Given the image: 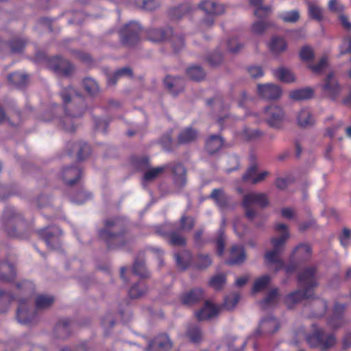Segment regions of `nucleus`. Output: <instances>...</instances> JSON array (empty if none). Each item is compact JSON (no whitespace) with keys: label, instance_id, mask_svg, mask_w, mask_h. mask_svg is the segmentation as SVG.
<instances>
[{"label":"nucleus","instance_id":"obj_1","mask_svg":"<svg viewBox=\"0 0 351 351\" xmlns=\"http://www.w3.org/2000/svg\"><path fill=\"white\" fill-rule=\"evenodd\" d=\"M16 287L19 291L26 295V298H15L10 292L0 289V313L6 312L11 302L16 300L19 302V307L16 311L18 322L24 325L32 324L36 319V313L32 307L29 306L27 298L34 293L35 286L32 282L24 280L18 283Z\"/></svg>","mask_w":351,"mask_h":351},{"label":"nucleus","instance_id":"obj_2","mask_svg":"<svg viewBox=\"0 0 351 351\" xmlns=\"http://www.w3.org/2000/svg\"><path fill=\"white\" fill-rule=\"evenodd\" d=\"M60 95L64 110V115L60 119V123L65 131L73 132L76 128L73 119L82 117L86 109L84 99L72 86L63 88Z\"/></svg>","mask_w":351,"mask_h":351},{"label":"nucleus","instance_id":"obj_3","mask_svg":"<svg viewBox=\"0 0 351 351\" xmlns=\"http://www.w3.org/2000/svg\"><path fill=\"white\" fill-rule=\"evenodd\" d=\"M98 234L110 250L123 248L133 240L118 218L105 220L104 228L99 230Z\"/></svg>","mask_w":351,"mask_h":351},{"label":"nucleus","instance_id":"obj_4","mask_svg":"<svg viewBox=\"0 0 351 351\" xmlns=\"http://www.w3.org/2000/svg\"><path fill=\"white\" fill-rule=\"evenodd\" d=\"M26 222L23 216L17 213L14 208L7 206L3 213L0 222V228L8 237L23 239V234L18 229L25 227Z\"/></svg>","mask_w":351,"mask_h":351},{"label":"nucleus","instance_id":"obj_5","mask_svg":"<svg viewBox=\"0 0 351 351\" xmlns=\"http://www.w3.org/2000/svg\"><path fill=\"white\" fill-rule=\"evenodd\" d=\"M169 167H171V169L174 185L178 189L183 188L186 183V170L184 165L181 163H177L173 166L165 165L163 166L152 168L145 172L143 176L144 181L151 182L154 180Z\"/></svg>","mask_w":351,"mask_h":351},{"label":"nucleus","instance_id":"obj_6","mask_svg":"<svg viewBox=\"0 0 351 351\" xmlns=\"http://www.w3.org/2000/svg\"><path fill=\"white\" fill-rule=\"evenodd\" d=\"M306 341L311 348L326 351L337 343V337L333 333H326L324 329L316 328L306 336Z\"/></svg>","mask_w":351,"mask_h":351},{"label":"nucleus","instance_id":"obj_7","mask_svg":"<svg viewBox=\"0 0 351 351\" xmlns=\"http://www.w3.org/2000/svg\"><path fill=\"white\" fill-rule=\"evenodd\" d=\"M253 204L261 208L267 207L269 205L267 195L263 193H250L243 196L241 206L245 210V217L250 221L256 216V210L252 207Z\"/></svg>","mask_w":351,"mask_h":351},{"label":"nucleus","instance_id":"obj_8","mask_svg":"<svg viewBox=\"0 0 351 351\" xmlns=\"http://www.w3.org/2000/svg\"><path fill=\"white\" fill-rule=\"evenodd\" d=\"M170 27L166 29H150L147 31V38L152 42H161L171 36L172 47L175 52H178L184 47V38L181 36H173Z\"/></svg>","mask_w":351,"mask_h":351},{"label":"nucleus","instance_id":"obj_9","mask_svg":"<svg viewBox=\"0 0 351 351\" xmlns=\"http://www.w3.org/2000/svg\"><path fill=\"white\" fill-rule=\"evenodd\" d=\"M199 8L204 12L206 17L202 20V25L205 27H211L215 23V16L225 12V7L210 0H203L198 5Z\"/></svg>","mask_w":351,"mask_h":351},{"label":"nucleus","instance_id":"obj_10","mask_svg":"<svg viewBox=\"0 0 351 351\" xmlns=\"http://www.w3.org/2000/svg\"><path fill=\"white\" fill-rule=\"evenodd\" d=\"M142 28L136 22H130L120 30L121 41L127 47H132L137 44L140 40V34Z\"/></svg>","mask_w":351,"mask_h":351},{"label":"nucleus","instance_id":"obj_11","mask_svg":"<svg viewBox=\"0 0 351 351\" xmlns=\"http://www.w3.org/2000/svg\"><path fill=\"white\" fill-rule=\"evenodd\" d=\"M317 267L310 266L304 268L298 275V282L300 287L304 289H308L309 293H313L314 295V289L318 286V282L315 278Z\"/></svg>","mask_w":351,"mask_h":351},{"label":"nucleus","instance_id":"obj_12","mask_svg":"<svg viewBox=\"0 0 351 351\" xmlns=\"http://www.w3.org/2000/svg\"><path fill=\"white\" fill-rule=\"evenodd\" d=\"M47 66L56 73L66 77L71 75L74 71L73 65L59 56L49 58L47 60Z\"/></svg>","mask_w":351,"mask_h":351},{"label":"nucleus","instance_id":"obj_13","mask_svg":"<svg viewBox=\"0 0 351 351\" xmlns=\"http://www.w3.org/2000/svg\"><path fill=\"white\" fill-rule=\"evenodd\" d=\"M324 95L332 100H336L341 93V86L335 77L333 71L330 72L321 86Z\"/></svg>","mask_w":351,"mask_h":351},{"label":"nucleus","instance_id":"obj_14","mask_svg":"<svg viewBox=\"0 0 351 351\" xmlns=\"http://www.w3.org/2000/svg\"><path fill=\"white\" fill-rule=\"evenodd\" d=\"M265 114L266 122L274 128H280L284 121V112L282 109L276 106H271L265 108Z\"/></svg>","mask_w":351,"mask_h":351},{"label":"nucleus","instance_id":"obj_15","mask_svg":"<svg viewBox=\"0 0 351 351\" xmlns=\"http://www.w3.org/2000/svg\"><path fill=\"white\" fill-rule=\"evenodd\" d=\"M82 170L77 166L73 165L64 167L61 173L64 183L68 186L76 184L82 177Z\"/></svg>","mask_w":351,"mask_h":351},{"label":"nucleus","instance_id":"obj_16","mask_svg":"<svg viewBox=\"0 0 351 351\" xmlns=\"http://www.w3.org/2000/svg\"><path fill=\"white\" fill-rule=\"evenodd\" d=\"M258 93L265 99H277L280 97L282 90L279 86L273 84H258Z\"/></svg>","mask_w":351,"mask_h":351},{"label":"nucleus","instance_id":"obj_17","mask_svg":"<svg viewBox=\"0 0 351 351\" xmlns=\"http://www.w3.org/2000/svg\"><path fill=\"white\" fill-rule=\"evenodd\" d=\"M313 296V293H309L308 289L295 290L287 294L285 298V304L289 308H293L296 304L304 299L311 298Z\"/></svg>","mask_w":351,"mask_h":351},{"label":"nucleus","instance_id":"obj_18","mask_svg":"<svg viewBox=\"0 0 351 351\" xmlns=\"http://www.w3.org/2000/svg\"><path fill=\"white\" fill-rule=\"evenodd\" d=\"M172 343L169 337L161 334L150 341L147 350L148 351H167L171 349Z\"/></svg>","mask_w":351,"mask_h":351},{"label":"nucleus","instance_id":"obj_19","mask_svg":"<svg viewBox=\"0 0 351 351\" xmlns=\"http://www.w3.org/2000/svg\"><path fill=\"white\" fill-rule=\"evenodd\" d=\"M280 324L278 320L273 317L269 316L263 318L256 330L257 334H273L278 330Z\"/></svg>","mask_w":351,"mask_h":351},{"label":"nucleus","instance_id":"obj_20","mask_svg":"<svg viewBox=\"0 0 351 351\" xmlns=\"http://www.w3.org/2000/svg\"><path fill=\"white\" fill-rule=\"evenodd\" d=\"M246 258V254L243 246L234 245L230 250V258L226 261L228 265H236L242 264Z\"/></svg>","mask_w":351,"mask_h":351},{"label":"nucleus","instance_id":"obj_21","mask_svg":"<svg viewBox=\"0 0 351 351\" xmlns=\"http://www.w3.org/2000/svg\"><path fill=\"white\" fill-rule=\"evenodd\" d=\"M346 309L345 304L335 303L333 307L332 315L328 321V325L333 329H337L343 324V315Z\"/></svg>","mask_w":351,"mask_h":351},{"label":"nucleus","instance_id":"obj_22","mask_svg":"<svg viewBox=\"0 0 351 351\" xmlns=\"http://www.w3.org/2000/svg\"><path fill=\"white\" fill-rule=\"evenodd\" d=\"M164 83L166 88L174 96L178 95L184 88V80L180 77L167 75Z\"/></svg>","mask_w":351,"mask_h":351},{"label":"nucleus","instance_id":"obj_23","mask_svg":"<svg viewBox=\"0 0 351 351\" xmlns=\"http://www.w3.org/2000/svg\"><path fill=\"white\" fill-rule=\"evenodd\" d=\"M219 313V308L208 301H206L204 306L196 312L195 315L199 321L208 320Z\"/></svg>","mask_w":351,"mask_h":351},{"label":"nucleus","instance_id":"obj_24","mask_svg":"<svg viewBox=\"0 0 351 351\" xmlns=\"http://www.w3.org/2000/svg\"><path fill=\"white\" fill-rule=\"evenodd\" d=\"M311 247L306 244H300L295 247L290 258L293 260L297 258L300 263L308 261L311 258Z\"/></svg>","mask_w":351,"mask_h":351},{"label":"nucleus","instance_id":"obj_25","mask_svg":"<svg viewBox=\"0 0 351 351\" xmlns=\"http://www.w3.org/2000/svg\"><path fill=\"white\" fill-rule=\"evenodd\" d=\"M15 266L7 261H3L0 264V278L3 282H11L16 278Z\"/></svg>","mask_w":351,"mask_h":351},{"label":"nucleus","instance_id":"obj_26","mask_svg":"<svg viewBox=\"0 0 351 351\" xmlns=\"http://www.w3.org/2000/svg\"><path fill=\"white\" fill-rule=\"evenodd\" d=\"M60 230L54 226L47 227L37 231L39 237L43 239L48 247L53 248L52 242L56 239L57 232Z\"/></svg>","mask_w":351,"mask_h":351},{"label":"nucleus","instance_id":"obj_27","mask_svg":"<svg viewBox=\"0 0 351 351\" xmlns=\"http://www.w3.org/2000/svg\"><path fill=\"white\" fill-rule=\"evenodd\" d=\"M175 259L177 266L182 270L186 269L191 265H193L192 254L188 250L176 254Z\"/></svg>","mask_w":351,"mask_h":351},{"label":"nucleus","instance_id":"obj_28","mask_svg":"<svg viewBox=\"0 0 351 351\" xmlns=\"http://www.w3.org/2000/svg\"><path fill=\"white\" fill-rule=\"evenodd\" d=\"M71 322L69 319L65 318L60 319L55 326L54 331L57 338L64 339L69 336L71 333L70 326Z\"/></svg>","mask_w":351,"mask_h":351},{"label":"nucleus","instance_id":"obj_29","mask_svg":"<svg viewBox=\"0 0 351 351\" xmlns=\"http://www.w3.org/2000/svg\"><path fill=\"white\" fill-rule=\"evenodd\" d=\"M204 298V291L201 289H194L182 295V303L187 305L193 304L202 300Z\"/></svg>","mask_w":351,"mask_h":351},{"label":"nucleus","instance_id":"obj_30","mask_svg":"<svg viewBox=\"0 0 351 351\" xmlns=\"http://www.w3.org/2000/svg\"><path fill=\"white\" fill-rule=\"evenodd\" d=\"M213 263L210 256L208 254H198L193 259V267L199 270L207 269Z\"/></svg>","mask_w":351,"mask_h":351},{"label":"nucleus","instance_id":"obj_31","mask_svg":"<svg viewBox=\"0 0 351 351\" xmlns=\"http://www.w3.org/2000/svg\"><path fill=\"white\" fill-rule=\"evenodd\" d=\"M209 198L214 200L216 204L221 208H226L229 202L228 196L221 189H214L209 195Z\"/></svg>","mask_w":351,"mask_h":351},{"label":"nucleus","instance_id":"obj_32","mask_svg":"<svg viewBox=\"0 0 351 351\" xmlns=\"http://www.w3.org/2000/svg\"><path fill=\"white\" fill-rule=\"evenodd\" d=\"M263 0H249L250 3L256 8L254 15L259 19H265L271 12V7L262 5Z\"/></svg>","mask_w":351,"mask_h":351},{"label":"nucleus","instance_id":"obj_33","mask_svg":"<svg viewBox=\"0 0 351 351\" xmlns=\"http://www.w3.org/2000/svg\"><path fill=\"white\" fill-rule=\"evenodd\" d=\"M223 145V138L218 135H211L206 141V149L210 154L216 153Z\"/></svg>","mask_w":351,"mask_h":351},{"label":"nucleus","instance_id":"obj_34","mask_svg":"<svg viewBox=\"0 0 351 351\" xmlns=\"http://www.w3.org/2000/svg\"><path fill=\"white\" fill-rule=\"evenodd\" d=\"M197 136V132L189 127L183 129L178 136V144H187L194 141Z\"/></svg>","mask_w":351,"mask_h":351},{"label":"nucleus","instance_id":"obj_35","mask_svg":"<svg viewBox=\"0 0 351 351\" xmlns=\"http://www.w3.org/2000/svg\"><path fill=\"white\" fill-rule=\"evenodd\" d=\"M158 232L165 237H167L168 243L173 246H184L186 241L184 237L181 235L178 231H171L167 234H164L158 231Z\"/></svg>","mask_w":351,"mask_h":351},{"label":"nucleus","instance_id":"obj_36","mask_svg":"<svg viewBox=\"0 0 351 351\" xmlns=\"http://www.w3.org/2000/svg\"><path fill=\"white\" fill-rule=\"evenodd\" d=\"M314 91L311 88L293 90L290 92L289 97L295 101L306 100L313 97Z\"/></svg>","mask_w":351,"mask_h":351},{"label":"nucleus","instance_id":"obj_37","mask_svg":"<svg viewBox=\"0 0 351 351\" xmlns=\"http://www.w3.org/2000/svg\"><path fill=\"white\" fill-rule=\"evenodd\" d=\"M27 41L25 38H14L9 43H3L4 47H9L10 52L21 53L25 49Z\"/></svg>","mask_w":351,"mask_h":351},{"label":"nucleus","instance_id":"obj_38","mask_svg":"<svg viewBox=\"0 0 351 351\" xmlns=\"http://www.w3.org/2000/svg\"><path fill=\"white\" fill-rule=\"evenodd\" d=\"M297 121L298 125L302 128L312 125L315 122L311 111L308 108H304L300 110L297 117Z\"/></svg>","mask_w":351,"mask_h":351},{"label":"nucleus","instance_id":"obj_39","mask_svg":"<svg viewBox=\"0 0 351 351\" xmlns=\"http://www.w3.org/2000/svg\"><path fill=\"white\" fill-rule=\"evenodd\" d=\"M8 81L17 88H21L27 85L28 76L25 73L14 72L8 77Z\"/></svg>","mask_w":351,"mask_h":351},{"label":"nucleus","instance_id":"obj_40","mask_svg":"<svg viewBox=\"0 0 351 351\" xmlns=\"http://www.w3.org/2000/svg\"><path fill=\"white\" fill-rule=\"evenodd\" d=\"M269 47L273 53H278L287 49V43L283 38L274 36L271 38Z\"/></svg>","mask_w":351,"mask_h":351},{"label":"nucleus","instance_id":"obj_41","mask_svg":"<svg viewBox=\"0 0 351 351\" xmlns=\"http://www.w3.org/2000/svg\"><path fill=\"white\" fill-rule=\"evenodd\" d=\"M274 75L281 82L291 83L295 81V77L291 71L285 68H279L274 71Z\"/></svg>","mask_w":351,"mask_h":351},{"label":"nucleus","instance_id":"obj_42","mask_svg":"<svg viewBox=\"0 0 351 351\" xmlns=\"http://www.w3.org/2000/svg\"><path fill=\"white\" fill-rule=\"evenodd\" d=\"M147 291L144 282L139 280L136 284L132 285L128 291L131 298H138L143 295Z\"/></svg>","mask_w":351,"mask_h":351},{"label":"nucleus","instance_id":"obj_43","mask_svg":"<svg viewBox=\"0 0 351 351\" xmlns=\"http://www.w3.org/2000/svg\"><path fill=\"white\" fill-rule=\"evenodd\" d=\"M195 219L190 216L182 215L179 220V230L183 232H190L195 226Z\"/></svg>","mask_w":351,"mask_h":351},{"label":"nucleus","instance_id":"obj_44","mask_svg":"<svg viewBox=\"0 0 351 351\" xmlns=\"http://www.w3.org/2000/svg\"><path fill=\"white\" fill-rule=\"evenodd\" d=\"M186 335L193 343H199L202 339L201 329L195 325L189 326L186 330Z\"/></svg>","mask_w":351,"mask_h":351},{"label":"nucleus","instance_id":"obj_45","mask_svg":"<svg viewBox=\"0 0 351 351\" xmlns=\"http://www.w3.org/2000/svg\"><path fill=\"white\" fill-rule=\"evenodd\" d=\"M73 146L78 149L77 160L80 161L86 159L90 154V147L86 143H74Z\"/></svg>","mask_w":351,"mask_h":351},{"label":"nucleus","instance_id":"obj_46","mask_svg":"<svg viewBox=\"0 0 351 351\" xmlns=\"http://www.w3.org/2000/svg\"><path fill=\"white\" fill-rule=\"evenodd\" d=\"M128 75L132 77V71L129 67L121 68L114 72L112 76L108 80V85L114 86L116 84L117 80L122 76Z\"/></svg>","mask_w":351,"mask_h":351},{"label":"nucleus","instance_id":"obj_47","mask_svg":"<svg viewBox=\"0 0 351 351\" xmlns=\"http://www.w3.org/2000/svg\"><path fill=\"white\" fill-rule=\"evenodd\" d=\"M191 10V7L188 4H183L177 8H171L169 10V16L173 19H180L185 14L189 13Z\"/></svg>","mask_w":351,"mask_h":351},{"label":"nucleus","instance_id":"obj_48","mask_svg":"<svg viewBox=\"0 0 351 351\" xmlns=\"http://www.w3.org/2000/svg\"><path fill=\"white\" fill-rule=\"evenodd\" d=\"M188 76L194 81H200L205 77V72L199 66H193L186 70Z\"/></svg>","mask_w":351,"mask_h":351},{"label":"nucleus","instance_id":"obj_49","mask_svg":"<svg viewBox=\"0 0 351 351\" xmlns=\"http://www.w3.org/2000/svg\"><path fill=\"white\" fill-rule=\"evenodd\" d=\"M54 302V298L51 295H38L36 298V306L38 309L46 308L50 306Z\"/></svg>","mask_w":351,"mask_h":351},{"label":"nucleus","instance_id":"obj_50","mask_svg":"<svg viewBox=\"0 0 351 351\" xmlns=\"http://www.w3.org/2000/svg\"><path fill=\"white\" fill-rule=\"evenodd\" d=\"M226 236L224 234V228L221 227L217 232V237L215 243L217 246V253L218 256H221L223 254L225 249Z\"/></svg>","mask_w":351,"mask_h":351},{"label":"nucleus","instance_id":"obj_51","mask_svg":"<svg viewBox=\"0 0 351 351\" xmlns=\"http://www.w3.org/2000/svg\"><path fill=\"white\" fill-rule=\"evenodd\" d=\"M83 86L85 90L90 95L94 96L99 92V86L97 83L92 78L86 77L84 79Z\"/></svg>","mask_w":351,"mask_h":351},{"label":"nucleus","instance_id":"obj_52","mask_svg":"<svg viewBox=\"0 0 351 351\" xmlns=\"http://www.w3.org/2000/svg\"><path fill=\"white\" fill-rule=\"evenodd\" d=\"M270 282V277L268 275H264L256 279L254 283L252 291L253 293H257L267 287Z\"/></svg>","mask_w":351,"mask_h":351},{"label":"nucleus","instance_id":"obj_53","mask_svg":"<svg viewBox=\"0 0 351 351\" xmlns=\"http://www.w3.org/2000/svg\"><path fill=\"white\" fill-rule=\"evenodd\" d=\"M226 276L223 274L216 275L210 278L208 285L215 290H221L226 283Z\"/></svg>","mask_w":351,"mask_h":351},{"label":"nucleus","instance_id":"obj_54","mask_svg":"<svg viewBox=\"0 0 351 351\" xmlns=\"http://www.w3.org/2000/svg\"><path fill=\"white\" fill-rule=\"evenodd\" d=\"M132 271L134 274L140 276L141 278H145L149 276L143 261L136 260L132 267Z\"/></svg>","mask_w":351,"mask_h":351},{"label":"nucleus","instance_id":"obj_55","mask_svg":"<svg viewBox=\"0 0 351 351\" xmlns=\"http://www.w3.org/2000/svg\"><path fill=\"white\" fill-rule=\"evenodd\" d=\"M278 295V289L271 290L264 300L260 302L261 307L266 309L270 304L276 302Z\"/></svg>","mask_w":351,"mask_h":351},{"label":"nucleus","instance_id":"obj_56","mask_svg":"<svg viewBox=\"0 0 351 351\" xmlns=\"http://www.w3.org/2000/svg\"><path fill=\"white\" fill-rule=\"evenodd\" d=\"M278 17L285 23H295L300 19V14L298 10L284 12L279 14Z\"/></svg>","mask_w":351,"mask_h":351},{"label":"nucleus","instance_id":"obj_57","mask_svg":"<svg viewBox=\"0 0 351 351\" xmlns=\"http://www.w3.org/2000/svg\"><path fill=\"white\" fill-rule=\"evenodd\" d=\"M239 299L240 294L239 293H234L229 295L224 299L223 306L228 310H231L237 304Z\"/></svg>","mask_w":351,"mask_h":351},{"label":"nucleus","instance_id":"obj_58","mask_svg":"<svg viewBox=\"0 0 351 351\" xmlns=\"http://www.w3.org/2000/svg\"><path fill=\"white\" fill-rule=\"evenodd\" d=\"M328 66V58L322 56L316 64H309L308 66L315 74L321 73L323 70Z\"/></svg>","mask_w":351,"mask_h":351},{"label":"nucleus","instance_id":"obj_59","mask_svg":"<svg viewBox=\"0 0 351 351\" xmlns=\"http://www.w3.org/2000/svg\"><path fill=\"white\" fill-rule=\"evenodd\" d=\"M258 167L256 163L252 164L246 170L245 173L242 176V180L245 182L252 184V180L256 178L257 174Z\"/></svg>","mask_w":351,"mask_h":351},{"label":"nucleus","instance_id":"obj_60","mask_svg":"<svg viewBox=\"0 0 351 351\" xmlns=\"http://www.w3.org/2000/svg\"><path fill=\"white\" fill-rule=\"evenodd\" d=\"M313 306L319 307V310L313 312L312 315V317H319L324 316L328 308L327 302L324 300H318L315 301L313 303Z\"/></svg>","mask_w":351,"mask_h":351},{"label":"nucleus","instance_id":"obj_61","mask_svg":"<svg viewBox=\"0 0 351 351\" xmlns=\"http://www.w3.org/2000/svg\"><path fill=\"white\" fill-rule=\"evenodd\" d=\"M308 13L311 19L320 21L323 19V14L322 9L313 3L308 5Z\"/></svg>","mask_w":351,"mask_h":351},{"label":"nucleus","instance_id":"obj_62","mask_svg":"<svg viewBox=\"0 0 351 351\" xmlns=\"http://www.w3.org/2000/svg\"><path fill=\"white\" fill-rule=\"evenodd\" d=\"M289 237V232H284L279 237H273L271 239V242L274 246V249L280 251L281 247L285 244V241Z\"/></svg>","mask_w":351,"mask_h":351},{"label":"nucleus","instance_id":"obj_63","mask_svg":"<svg viewBox=\"0 0 351 351\" xmlns=\"http://www.w3.org/2000/svg\"><path fill=\"white\" fill-rule=\"evenodd\" d=\"M271 25V23L259 21L253 23L252 30L254 34H261Z\"/></svg>","mask_w":351,"mask_h":351},{"label":"nucleus","instance_id":"obj_64","mask_svg":"<svg viewBox=\"0 0 351 351\" xmlns=\"http://www.w3.org/2000/svg\"><path fill=\"white\" fill-rule=\"evenodd\" d=\"M132 163L138 169H145L149 166V158L147 156L134 157Z\"/></svg>","mask_w":351,"mask_h":351}]
</instances>
